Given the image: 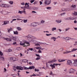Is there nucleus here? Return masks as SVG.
<instances>
[{"mask_svg": "<svg viewBox=\"0 0 77 77\" xmlns=\"http://www.w3.org/2000/svg\"><path fill=\"white\" fill-rule=\"evenodd\" d=\"M7 52H11L12 51V50L11 49H8L7 51Z\"/></svg>", "mask_w": 77, "mask_h": 77, "instance_id": "nucleus-31", "label": "nucleus"}, {"mask_svg": "<svg viewBox=\"0 0 77 77\" xmlns=\"http://www.w3.org/2000/svg\"><path fill=\"white\" fill-rule=\"evenodd\" d=\"M72 64V63L71 60H69L67 61V65H71Z\"/></svg>", "mask_w": 77, "mask_h": 77, "instance_id": "nucleus-11", "label": "nucleus"}, {"mask_svg": "<svg viewBox=\"0 0 77 77\" xmlns=\"http://www.w3.org/2000/svg\"><path fill=\"white\" fill-rule=\"evenodd\" d=\"M35 56H36L37 57H40V56L39 54H36Z\"/></svg>", "mask_w": 77, "mask_h": 77, "instance_id": "nucleus-58", "label": "nucleus"}, {"mask_svg": "<svg viewBox=\"0 0 77 77\" xmlns=\"http://www.w3.org/2000/svg\"><path fill=\"white\" fill-rule=\"evenodd\" d=\"M5 4H2L1 5V7H2V8H5Z\"/></svg>", "mask_w": 77, "mask_h": 77, "instance_id": "nucleus-32", "label": "nucleus"}, {"mask_svg": "<svg viewBox=\"0 0 77 77\" xmlns=\"http://www.w3.org/2000/svg\"><path fill=\"white\" fill-rule=\"evenodd\" d=\"M12 39L14 41H17V40H18V37L16 36H13L12 38Z\"/></svg>", "mask_w": 77, "mask_h": 77, "instance_id": "nucleus-13", "label": "nucleus"}, {"mask_svg": "<svg viewBox=\"0 0 77 77\" xmlns=\"http://www.w3.org/2000/svg\"><path fill=\"white\" fill-rule=\"evenodd\" d=\"M51 39H53L54 41H56V38L54 37H53L51 38Z\"/></svg>", "mask_w": 77, "mask_h": 77, "instance_id": "nucleus-27", "label": "nucleus"}, {"mask_svg": "<svg viewBox=\"0 0 77 77\" xmlns=\"http://www.w3.org/2000/svg\"><path fill=\"white\" fill-rule=\"evenodd\" d=\"M69 29H70V28H66V31H67V30H69Z\"/></svg>", "mask_w": 77, "mask_h": 77, "instance_id": "nucleus-56", "label": "nucleus"}, {"mask_svg": "<svg viewBox=\"0 0 77 77\" xmlns=\"http://www.w3.org/2000/svg\"><path fill=\"white\" fill-rule=\"evenodd\" d=\"M8 23H9V22H7L6 21H4L3 22V25H6Z\"/></svg>", "mask_w": 77, "mask_h": 77, "instance_id": "nucleus-20", "label": "nucleus"}, {"mask_svg": "<svg viewBox=\"0 0 77 77\" xmlns=\"http://www.w3.org/2000/svg\"><path fill=\"white\" fill-rule=\"evenodd\" d=\"M29 5H27V6L25 7V8H26L27 9H29Z\"/></svg>", "mask_w": 77, "mask_h": 77, "instance_id": "nucleus-52", "label": "nucleus"}, {"mask_svg": "<svg viewBox=\"0 0 77 77\" xmlns=\"http://www.w3.org/2000/svg\"><path fill=\"white\" fill-rule=\"evenodd\" d=\"M16 18L17 19V20H22L21 19H20V16H16Z\"/></svg>", "mask_w": 77, "mask_h": 77, "instance_id": "nucleus-19", "label": "nucleus"}, {"mask_svg": "<svg viewBox=\"0 0 77 77\" xmlns=\"http://www.w3.org/2000/svg\"><path fill=\"white\" fill-rule=\"evenodd\" d=\"M12 18H16V16H14L12 17Z\"/></svg>", "mask_w": 77, "mask_h": 77, "instance_id": "nucleus-62", "label": "nucleus"}, {"mask_svg": "<svg viewBox=\"0 0 77 77\" xmlns=\"http://www.w3.org/2000/svg\"><path fill=\"white\" fill-rule=\"evenodd\" d=\"M38 23H33L31 24V26H38Z\"/></svg>", "mask_w": 77, "mask_h": 77, "instance_id": "nucleus-14", "label": "nucleus"}, {"mask_svg": "<svg viewBox=\"0 0 77 77\" xmlns=\"http://www.w3.org/2000/svg\"><path fill=\"white\" fill-rule=\"evenodd\" d=\"M26 38L32 39L31 40H29V42H34V40L33 39H37L36 38L32 35H28L26 36Z\"/></svg>", "mask_w": 77, "mask_h": 77, "instance_id": "nucleus-2", "label": "nucleus"}, {"mask_svg": "<svg viewBox=\"0 0 77 77\" xmlns=\"http://www.w3.org/2000/svg\"><path fill=\"white\" fill-rule=\"evenodd\" d=\"M41 23H42V24H43V23H45V20H42L41 21Z\"/></svg>", "mask_w": 77, "mask_h": 77, "instance_id": "nucleus-43", "label": "nucleus"}, {"mask_svg": "<svg viewBox=\"0 0 77 77\" xmlns=\"http://www.w3.org/2000/svg\"><path fill=\"white\" fill-rule=\"evenodd\" d=\"M76 50H77V48H73L72 50V51H71V52H73V51H76Z\"/></svg>", "mask_w": 77, "mask_h": 77, "instance_id": "nucleus-26", "label": "nucleus"}, {"mask_svg": "<svg viewBox=\"0 0 77 77\" xmlns=\"http://www.w3.org/2000/svg\"><path fill=\"white\" fill-rule=\"evenodd\" d=\"M17 50H21V48L20 47H18L16 48Z\"/></svg>", "mask_w": 77, "mask_h": 77, "instance_id": "nucleus-45", "label": "nucleus"}, {"mask_svg": "<svg viewBox=\"0 0 77 77\" xmlns=\"http://www.w3.org/2000/svg\"><path fill=\"white\" fill-rule=\"evenodd\" d=\"M47 9H51V7H48L46 8Z\"/></svg>", "mask_w": 77, "mask_h": 77, "instance_id": "nucleus-48", "label": "nucleus"}, {"mask_svg": "<svg viewBox=\"0 0 77 77\" xmlns=\"http://www.w3.org/2000/svg\"><path fill=\"white\" fill-rule=\"evenodd\" d=\"M41 44V42H38V43L37 44H35V45H37V46L38 45H39V46H40V45Z\"/></svg>", "mask_w": 77, "mask_h": 77, "instance_id": "nucleus-29", "label": "nucleus"}, {"mask_svg": "<svg viewBox=\"0 0 77 77\" xmlns=\"http://www.w3.org/2000/svg\"><path fill=\"white\" fill-rule=\"evenodd\" d=\"M17 30L19 31H20L21 30H22V29L20 27H17Z\"/></svg>", "mask_w": 77, "mask_h": 77, "instance_id": "nucleus-21", "label": "nucleus"}, {"mask_svg": "<svg viewBox=\"0 0 77 77\" xmlns=\"http://www.w3.org/2000/svg\"><path fill=\"white\" fill-rule=\"evenodd\" d=\"M9 59L10 60H12L13 61H15L18 60V59L17 58H16L15 57H10Z\"/></svg>", "mask_w": 77, "mask_h": 77, "instance_id": "nucleus-10", "label": "nucleus"}, {"mask_svg": "<svg viewBox=\"0 0 77 77\" xmlns=\"http://www.w3.org/2000/svg\"><path fill=\"white\" fill-rule=\"evenodd\" d=\"M52 35L51 34H46V35L47 36H50V35Z\"/></svg>", "mask_w": 77, "mask_h": 77, "instance_id": "nucleus-51", "label": "nucleus"}, {"mask_svg": "<svg viewBox=\"0 0 77 77\" xmlns=\"http://www.w3.org/2000/svg\"><path fill=\"white\" fill-rule=\"evenodd\" d=\"M16 68L18 70H23V67H21L20 66H17L16 68V67H15V66H13V69L14 71H16Z\"/></svg>", "mask_w": 77, "mask_h": 77, "instance_id": "nucleus-3", "label": "nucleus"}, {"mask_svg": "<svg viewBox=\"0 0 77 77\" xmlns=\"http://www.w3.org/2000/svg\"><path fill=\"white\" fill-rule=\"evenodd\" d=\"M19 55L20 57H23V56H24V54H22L21 53H20Z\"/></svg>", "mask_w": 77, "mask_h": 77, "instance_id": "nucleus-38", "label": "nucleus"}, {"mask_svg": "<svg viewBox=\"0 0 77 77\" xmlns=\"http://www.w3.org/2000/svg\"><path fill=\"white\" fill-rule=\"evenodd\" d=\"M13 44H14V45H15V44H17V42H13Z\"/></svg>", "mask_w": 77, "mask_h": 77, "instance_id": "nucleus-60", "label": "nucleus"}, {"mask_svg": "<svg viewBox=\"0 0 77 77\" xmlns=\"http://www.w3.org/2000/svg\"><path fill=\"white\" fill-rule=\"evenodd\" d=\"M35 72L36 71L38 72V71H39V69H35Z\"/></svg>", "mask_w": 77, "mask_h": 77, "instance_id": "nucleus-53", "label": "nucleus"}, {"mask_svg": "<svg viewBox=\"0 0 77 77\" xmlns=\"http://www.w3.org/2000/svg\"><path fill=\"white\" fill-rule=\"evenodd\" d=\"M63 39H65V40H66V41H68L69 40H71V39H74V38L68 37H64L63 38Z\"/></svg>", "mask_w": 77, "mask_h": 77, "instance_id": "nucleus-9", "label": "nucleus"}, {"mask_svg": "<svg viewBox=\"0 0 77 77\" xmlns=\"http://www.w3.org/2000/svg\"><path fill=\"white\" fill-rule=\"evenodd\" d=\"M35 48L38 50V49H41V48H42V47L41 46H40V47H35Z\"/></svg>", "mask_w": 77, "mask_h": 77, "instance_id": "nucleus-34", "label": "nucleus"}, {"mask_svg": "<svg viewBox=\"0 0 77 77\" xmlns=\"http://www.w3.org/2000/svg\"><path fill=\"white\" fill-rule=\"evenodd\" d=\"M4 39L5 40H6V41H9V42H12V39L10 38H4Z\"/></svg>", "mask_w": 77, "mask_h": 77, "instance_id": "nucleus-12", "label": "nucleus"}, {"mask_svg": "<svg viewBox=\"0 0 77 77\" xmlns=\"http://www.w3.org/2000/svg\"><path fill=\"white\" fill-rule=\"evenodd\" d=\"M56 30V27H53L52 29L51 30L52 31H54V30Z\"/></svg>", "mask_w": 77, "mask_h": 77, "instance_id": "nucleus-33", "label": "nucleus"}, {"mask_svg": "<svg viewBox=\"0 0 77 77\" xmlns=\"http://www.w3.org/2000/svg\"><path fill=\"white\" fill-rule=\"evenodd\" d=\"M51 3V1L50 0H45L44 2V3L45 5H48L50 4Z\"/></svg>", "mask_w": 77, "mask_h": 77, "instance_id": "nucleus-6", "label": "nucleus"}, {"mask_svg": "<svg viewBox=\"0 0 77 77\" xmlns=\"http://www.w3.org/2000/svg\"><path fill=\"white\" fill-rule=\"evenodd\" d=\"M27 20H25L24 19L23 20V22L24 23H26L27 22Z\"/></svg>", "mask_w": 77, "mask_h": 77, "instance_id": "nucleus-36", "label": "nucleus"}, {"mask_svg": "<svg viewBox=\"0 0 77 77\" xmlns=\"http://www.w3.org/2000/svg\"><path fill=\"white\" fill-rule=\"evenodd\" d=\"M63 11H68V9L64 8L63 9Z\"/></svg>", "mask_w": 77, "mask_h": 77, "instance_id": "nucleus-39", "label": "nucleus"}, {"mask_svg": "<svg viewBox=\"0 0 77 77\" xmlns=\"http://www.w3.org/2000/svg\"><path fill=\"white\" fill-rule=\"evenodd\" d=\"M29 50H30V51H33V49L32 48H29Z\"/></svg>", "mask_w": 77, "mask_h": 77, "instance_id": "nucleus-59", "label": "nucleus"}, {"mask_svg": "<svg viewBox=\"0 0 77 77\" xmlns=\"http://www.w3.org/2000/svg\"><path fill=\"white\" fill-rule=\"evenodd\" d=\"M65 20H72V18L71 17H66L65 18Z\"/></svg>", "mask_w": 77, "mask_h": 77, "instance_id": "nucleus-16", "label": "nucleus"}, {"mask_svg": "<svg viewBox=\"0 0 77 77\" xmlns=\"http://www.w3.org/2000/svg\"><path fill=\"white\" fill-rule=\"evenodd\" d=\"M14 36H12V35H10L9 36V38H10V39H12V38H13V37Z\"/></svg>", "mask_w": 77, "mask_h": 77, "instance_id": "nucleus-41", "label": "nucleus"}, {"mask_svg": "<svg viewBox=\"0 0 77 77\" xmlns=\"http://www.w3.org/2000/svg\"><path fill=\"white\" fill-rule=\"evenodd\" d=\"M58 60L59 62H65V61L66 60H63L62 59H60V60Z\"/></svg>", "mask_w": 77, "mask_h": 77, "instance_id": "nucleus-18", "label": "nucleus"}, {"mask_svg": "<svg viewBox=\"0 0 77 77\" xmlns=\"http://www.w3.org/2000/svg\"><path fill=\"white\" fill-rule=\"evenodd\" d=\"M40 59L41 58H40V57H37L36 58L35 60H39V59Z\"/></svg>", "mask_w": 77, "mask_h": 77, "instance_id": "nucleus-47", "label": "nucleus"}, {"mask_svg": "<svg viewBox=\"0 0 77 77\" xmlns=\"http://www.w3.org/2000/svg\"><path fill=\"white\" fill-rule=\"evenodd\" d=\"M23 42H21L20 43V45H23V47H27V46H30V43L27 42L26 40H23Z\"/></svg>", "mask_w": 77, "mask_h": 77, "instance_id": "nucleus-1", "label": "nucleus"}, {"mask_svg": "<svg viewBox=\"0 0 77 77\" xmlns=\"http://www.w3.org/2000/svg\"><path fill=\"white\" fill-rule=\"evenodd\" d=\"M77 45V42L76 41L75 42V43L74 44V46H75V45Z\"/></svg>", "mask_w": 77, "mask_h": 77, "instance_id": "nucleus-46", "label": "nucleus"}, {"mask_svg": "<svg viewBox=\"0 0 77 77\" xmlns=\"http://www.w3.org/2000/svg\"><path fill=\"white\" fill-rule=\"evenodd\" d=\"M35 1V0H31L30 1L31 3H33Z\"/></svg>", "mask_w": 77, "mask_h": 77, "instance_id": "nucleus-44", "label": "nucleus"}, {"mask_svg": "<svg viewBox=\"0 0 77 77\" xmlns=\"http://www.w3.org/2000/svg\"><path fill=\"white\" fill-rule=\"evenodd\" d=\"M56 61H57L56 60H54L48 61V63H54V62H56Z\"/></svg>", "mask_w": 77, "mask_h": 77, "instance_id": "nucleus-15", "label": "nucleus"}, {"mask_svg": "<svg viewBox=\"0 0 77 77\" xmlns=\"http://www.w3.org/2000/svg\"><path fill=\"white\" fill-rule=\"evenodd\" d=\"M12 28H10V29H8V33H10V32H11V31H12Z\"/></svg>", "mask_w": 77, "mask_h": 77, "instance_id": "nucleus-23", "label": "nucleus"}, {"mask_svg": "<svg viewBox=\"0 0 77 77\" xmlns=\"http://www.w3.org/2000/svg\"><path fill=\"white\" fill-rule=\"evenodd\" d=\"M14 35H18V32L17 31L13 32Z\"/></svg>", "mask_w": 77, "mask_h": 77, "instance_id": "nucleus-25", "label": "nucleus"}, {"mask_svg": "<svg viewBox=\"0 0 77 77\" xmlns=\"http://www.w3.org/2000/svg\"><path fill=\"white\" fill-rule=\"evenodd\" d=\"M18 13L19 14H23V11H19L18 12Z\"/></svg>", "mask_w": 77, "mask_h": 77, "instance_id": "nucleus-49", "label": "nucleus"}, {"mask_svg": "<svg viewBox=\"0 0 77 77\" xmlns=\"http://www.w3.org/2000/svg\"><path fill=\"white\" fill-rule=\"evenodd\" d=\"M10 7V6H9V5L7 4H5V8H9Z\"/></svg>", "mask_w": 77, "mask_h": 77, "instance_id": "nucleus-30", "label": "nucleus"}, {"mask_svg": "<svg viewBox=\"0 0 77 77\" xmlns=\"http://www.w3.org/2000/svg\"><path fill=\"white\" fill-rule=\"evenodd\" d=\"M9 3L10 4V5H13V3H14V2L13 1H10L9 2Z\"/></svg>", "mask_w": 77, "mask_h": 77, "instance_id": "nucleus-37", "label": "nucleus"}, {"mask_svg": "<svg viewBox=\"0 0 77 77\" xmlns=\"http://www.w3.org/2000/svg\"><path fill=\"white\" fill-rule=\"evenodd\" d=\"M61 65V64H60L53 63V64H50V66H51V67L52 68V69H53L54 68H55V66H58V65H59V66H60Z\"/></svg>", "mask_w": 77, "mask_h": 77, "instance_id": "nucleus-4", "label": "nucleus"}, {"mask_svg": "<svg viewBox=\"0 0 77 77\" xmlns=\"http://www.w3.org/2000/svg\"><path fill=\"white\" fill-rule=\"evenodd\" d=\"M27 61H28L26 59H24V60H23V62H24V63H26V62H27Z\"/></svg>", "mask_w": 77, "mask_h": 77, "instance_id": "nucleus-28", "label": "nucleus"}, {"mask_svg": "<svg viewBox=\"0 0 77 77\" xmlns=\"http://www.w3.org/2000/svg\"><path fill=\"white\" fill-rule=\"evenodd\" d=\"M4 72H6L7 71L6 69L5 68H4Z\"/></svg>", "mask_w": 77, "mask_h": 77, "instance_id": "nucleus-63", "label": "nucleus"}, {"mask_svg": "<svg viewBox=\"0 0 77 77\" xmlns=\"http://www.w3.org/2000/svg\"><path fill=\"white\" fill-rule=\"evenodd\" d=\"M22 12H23V14H26V11H23Z\"/></svg>", "mask_w": 77, "mask_h": 77, "instance_id": "nucleus-57", "label": "nucleus"}, {"mask_svg": "<svg viewBox=\"0 0 77 77\" xmlns=\"http://www.w3.org/2000/svg\"><path fill=\"white\" fill-rule=\"evenodd\" d=\"M73 65L75 66H77V62L76 61H74L73 62Z\"/></svg>", "mask_w": 77, "mask_h": 77, "instance_id": "nucleus-24", "label": "nucleus"}, {"mask_svg": "<svg viewBox=\"0 0 77 77\" xmlns=\"http://www.w3.org/2000/svg\"><path fill=\"white\" fill-rule=\"evenodd\" d=\"M35 69V66H31L29 67V69Z\"/></svg>", "mask_w": 77, "mask_h": 77, "instance_id": "nucleus-22", "label": "nucleus"}, {"mask_svg": "<svg viewBox=\"0 0 77 77\" xmlns=\"http://www.w3.org/2000/svg\"><path fill=\"white\" fill-rule=\"evenodd\" d=\"M58 23H60L62 22V20H58Z\"/></svg>", "mask_w": 77, "mask_h": 77, "instance_id": "nucleus-55", "label": "nucleus"}, {"mask_svg": "<svg viewBox=\"0 0 77 77\" xmlns=\"http://www.w3.org/2000/svg\"><path fill=\"white\" fill-rule=\"evenodd\" d=\"M0 13L3 15H7V14H8V12L6 11L5 10H2V11H0Z\"/></svg>", "mask_w": 77, "mask_h": 77, "instance_id": "nucleus-5", "label": "nucleus"}, {"mask_svg": "<svg viewBox=\"0 0 77 77\" xmlns=\"http://www.w3.org/2000/svg\"><path fill=\"white\" fill-rule=\"evenodd\" d=\"M75 71V69H70L68 71V72L69 74H71V73H74V72Z\"/></svg>", "mask_w": 77, "mask_h": 77, "instance_id": "nucleus-7", "label": "nucleus"}, {"mask_svg": "<svg viewBox=\"0 0 77 77\" xmlns=\"http://www.w3.org/2000/svg\"><path fill=\"white\" fill-rule=\"evenodd\" d=\"M71 53V51H66V52H63V54H68V53Z\"/></svg>", "mask_w": 77, "mask_h": 77, "instance_id": "nucleus-17", "label": "nucleus"}, {"mask_svg": "<svg viewBox=\"0 0 77 77\" xmlns=\"http://www.w3.org/2000/svg\"><path fill=\"white\" fill-rule=\"evenodd\" d=\"M50 75H54V74L53 73V72H52V71H51L50 73Z\"/></svg>", "mask_w": 77, "mask_h": 77, "instance_id": "nucleus-42", "label": "nucleus"}, {"mask_svg": "<svg viewBox=\"0 0 77 77\" xmlns=\"http://www.w3.org/2000/svg\"><path fill=\"white\" fill-rule=\"evenodd\" d=\"M74 14L75 15H77V12H74Z\"/></svg>", "mask_w": 77, "mask_h": 77, "instance_id": "nucleus-61", "label": "nucleus"}, {"mask_svg": "<svg viewBox=\"0 0 77 77\" xmlns=\"http://www.w3.org/2000/svg\"><path fill=\"white\" fill-rule=\"evenodd\" d=\"M76 6V5H71V7L72 8H75Z\"/></svg>", "mask_w": 77, "mask_h": 77, "instance_id": "nucleus-35", "label": "nucleus"}, {"mask_svg": "<svg viewBox=\"0 0 77 77\" xmlns=\"http://www.w3.org/2000/svg\"><path fill=\"white\" fill-rule=\"evenodd\" d=\"M0 55L1 56H0V59L2 60H5V58L3 56V53L0 51Z\"/></svg>", "mask_w": 77, "mask_h": 77, "instance_id": "nucleus-8", "label": "nucleus"}, {"mask_svg": "<svg viewBox=\"0 0 77 77\" xmlns=\"http://www.w3.org/2000/svg\"><path fill=\"white\" fill-rule=\"evenodd\" d=\"M24 69L27 70V69H29V68L27 67H24Z\"/></svg>", "mask_w": 77, "mask_h": 77, "instance_id": "nucleus-40", "label": "nucleus"}, {"mask_svg": "<svg viewBox=\"0 0 77 77\" xmlns=\"http://www.w3.org/2000/svg\"><path fill=\"white\" fill-rule=\"evenodd\" d=\"M38 52L39 53H42V51H41V50H39L38 51Z\"/></svg>", "mask_w": 77, "mask_h": 77, "instance_id": "nucleus-54", "label": "nucleus"}, {"mask_svg": "<svg viewBox=\"0 0 77 77\" xmlns=\"http://www.w3.org/2000/svg\"><path fill=\"white\" fill-rule=\"evenodd\" d=\"M38 3V2L37 1H35V2L33 3V5H35V4H37Z\"/></svg>", "mask_w": 77, "mask_h": 77, "instance_id": "nucleus-50", "label": "nucleus"}, {"mask_svg": "<svg viewBox=\"0 0 77 77\" xmlns=\"http://www.w3.org/2000/svg\"><path fill=\"white\" fill-rule=\"evenodd\" d=\"M73 61L74 62H77V59L74 60Z\"/></svg>", "mask_w": 77, "mask_h": 77, "instance_id": "nucleus-64", "label": "nucleus"}]
</instances>
